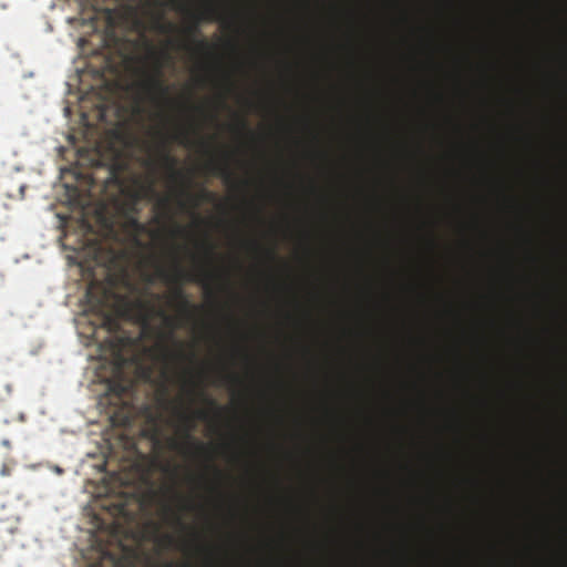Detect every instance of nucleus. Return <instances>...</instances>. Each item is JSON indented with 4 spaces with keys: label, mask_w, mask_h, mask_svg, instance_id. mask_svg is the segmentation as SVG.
I'll list each match as a JSON object with an SVG mask.
<instances>
[{
    "label": "nucleus",
    "mask_w": 567,
    "mask_h": 567,
    "mask_svg": "<svg viewBox=\"0 0 567 567\" xmlns=\"http://www.w3.org/2000/svg\"><path fill=\"white\" fill-rule=\"evenodd\" d=\"M169 268L158 267L156 276L169 286L167 295L153 293L132 298L104 289L99 299L103 305L113 296L117 313L152 328L161 318L168 329L165 341L157 348L166 368L178 385L177 396L169 402V424L174 436L168 447L187 462L205 457L206 515H213V399L204 381L213 378V215L206 217L204 254L187 226L174 223L169 230Z\"/></svg>",
    "instance_id": "obj_1"
},
{
    "label": "nucleus",
    "mask_w": 567,
    "mask_h": 567,
    "mask_svg": "<svg viewBox=\"0 0 567 567\" xmlns=\"http://www.w3.org/2000/svg\"><path fill=\"white\" fill-rule=\"evenodd\" d=\"M146 54L141 59L137 70V87L151 102L164 109L159 113L164 128L153 132L156 140L155 157L145 161V166L155 172L163 168L169 183V195L159 197L156 208L169 219H173V205L179 212H186L196 206V199L188 189L189 176L185 168L179 167V161L172 155L171 145L189 148L192 146V125L189 114L193 105L188 93L173 97L174 85L164 80V69L174 65V58L168 50H158L145 41Z\"/></svg>",
    "instance_id": "obj_2"
},
{
    "label": "nucleus",
    "mask_w": 567,
    "mask_h": 567,
    "mask_svg": "<svg viewBox=\"0 0 567 567\" xmlns=\"http://www.w3.org/2000/svg\"><path fill=\"white\" fill-rule=\"evenodd\" d=\"M168 477L169 484L164 488L166 502L162 506L164 522L175 529V534H164L161 537V544L166 548L176 549L184 555H189L195 545V533L190 525L185 520V515L190 513L194 507L192 497L182 491L183 485H192L196 481L193 471L185 465H166L163 468Z\"/></svg>",
    "instance_id": "obj_3"
},
{
    "label": "nucleus",
    "mask_w": 567,
    "mask_h": 567,
    "mask_svg": "<svg viewBox=\"0 0 567 567\" xmlns=\"http://www.w3.org/2000/svg\"><path fill=\"white\" fill-rule=\"evenodd\" d=\"M167 4L185 20L186 25L178 28L173 22H163L159 17L155 22V29L163 34L178 33L181 38L169 39L167 44L172 49L189 51L192 45L186 38H190L196 32L202 17L206 21H213V0H205L203 14L197 0H167Z\"/></svg>",
    "instance_id": "obj_4"
},
{
    "label": "nucleus",
    "mask_w": 567,
    "mask_h": 567,
    "mask_svg": "<svg viewBox=\"0 0 567 567\" xmlns=\"http://www.w3.org/2000/svg\"><path fill=\"white\" fill-rule=\"evenodd\" d=\"M110 391L113 392L118 399L128 396L133 391L132 382L113 381L110 383Z\"/></svg>",
    "instance_id": "obj_5"
},
{
    "label": "nucleus",
    "mask_w": 567,
    "mask_h": 567,
    "mask_svg": "<svg viewBox=\"0 0 567 567\" xmlns=\"http://www.w3.org/2000/svg\"><path fill=\"white\" fill-rule=\"evenodd\" d=\"M127 225L133 231V241L136 246H142V241L138 238V236L143 233H145L146 227L144 224H142L137 218L131 217L127 220Z\"/></svg>",
    "instance_id": "obj_6"
},
{
    "label": "nucleus",
    "mask_w": 567,
    "mask_h": 567,
    "mask_svg": "<svg viewBox=\"0 0 567 567\" xmlns=\"http://www.w3.org/2000/svg\"><path fill=\"white\" fill-rule=\"evenodd\" d=\"M205 78L207 84H213V44H206L205 51Z\"/></svg>",
    "instance_id": "obj_7"
},
{
    "label": "nucleus",
    "mask_w": 567,
    "mask_h": 567,
    "mask_svg": "<svg viewBox=\"0 0 567 567\" xmlns=\"http://www.w3.org/2000/svg\"><path fill=\"white\" fill-rule=\"evenodd\" d=\"M125 343L126 340L124 338H115L114 340L111 341L112 353L114 354L115 360L118 362L120 365L125 361L122 353Z\"/></svg>",
    "instance_id": "obj_8"
},
{
    "label": "nucleus",
    "mask_w": 567,
    "mask_h": 567,
    "mask_svg": "<svg viewBox=\"0 0 567 567\" xmlns=\"http://www.w3.org/2000/svg\"><path fill=\"white\" fill-rule=\"evenodd\" d=\"M206 174L209 176L213 173V135L208 134L206 137Z\"/></svg>",
    "instance_id": "obj_9"
},
{
    "label": "nucleus",
    "mask_w": 567,
    "mask_h": 567,
    "mask_svg": "<svg viewBox=\"0 0 567 567\" xmlns=\"http://www.w3.org/2000/svg\"><path fill=\"white\" fill-rule=\"evenodd\" d=\"M206 122L208 125L213 123V96L209 94L206 97Z\"/></svg>",
    "instance_id": "obj_10"
},
{
    "label": "nucleus",
    "mask_w": 567,
    "mask_h": 567,
    "mask_svg": "<svg viewBox=\"0 0 567 567\" xmlns=\"http://www.w3.org/2000/svg\"><path fill=\"white\" fill-rule=\"evenodd\" d=\"M11 393L10 385L0 380V402L4 401Z\"/></svg>",
    "instance_id": "obj_11"
},
{
    "label": "nucleus",
    "mask_w": 567,
    "mask_h": 567,
    "mask_svg": "<svg viewBox=\"0 0 567 567\" xmlns=\"http://www.w3.org/2000/svg\"><path fill=\"white\" fill-rule=\"evenodd\" d=\"M156 192L154 188V181L152 179L145 187H143V196L150 197V196H156Z\"/></svg>",
    "instance_id": "obj_12"
},
{
    "label": "nucleus",
    "mask_w": 567,
    "mask_h": 567,
    "mask_svg": "<svg viewBox=\"0 0 567 567\" xmlns=\"http://www.w3.org/2000/svg\"><path fill=\"white\" fill-rule=\"evenodd\" d=\"M162 567H192L189 563H174V561H167Z\"/></svg>",
    "instance_id": "obj_13"
},
{
    "label": "nucleus",
    "mask_w": 567,
    "mask_h": 567,
    "mask_svg": "<svg viewBox=\"0 0 567 567\" xmlns=\"http://www.w3.org/2000/svg\"><path fill=\"white\" fill-rule=\"evenodd\" d=\"M106 323L110 330H113L117 327V323L110 317L106 318Z\"/></svg>",
    "instance_id": "obj_14"
},
{
    "label": "nucleus",
    "mask_w": 567,
    "mask_h": 567,
    "mask_svg": "<svg viewBox=\"0 0 567 567\" xmlns=\"http://www.w3.org/2000/svg\"><path fill=\"white\" fill-rule=\"evenodd\" d=\"M110 558H111L112 567H116L118 559L113 555H111Z\"/></svg>",
    "instance_id": "obj_15"
},
{
    "label": "nucleus",
    "mask_w": 567,
    "mask_h": 567,
    "mask_svg": "<svg viewBox=\"0 0 567 567\" xmlns=\"http://www.w3.org/2000/svg\"><path fill=\"white\" fill-rule=\"evenodd\" d=\"M146 281H147L148 284H153V282H154V278H153L152 276H147V277H146Z\"/></svg>",
    "instance_id": "obj_16"
}]
</instances>
